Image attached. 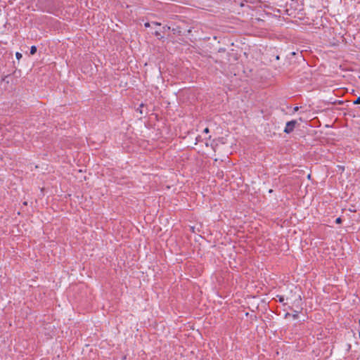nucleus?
<instances>
[{
	"label": "nucleus",
	"instance_id": "nucleus-1",
	"mask_svg": "<svg viewBox=\"0 0 360 360\" xmlns=\"http://www.w3.org/2000/svg\"><path fill=\"white\" fill-rule=\"evenodd\" d=\"M297 122L295 120L289 121L286 123L285 127L283 130V131L285 134H290L292 132L295 128V126L297 125Z\"/></svg>",
	"mask_w": 360,
	"mask_h": 360
},
{
	"label": "nucleus",
	"instance_id": "nucleus-2",
	"mask_svg": "<svg viewBox=\"0 0 360 360\" xmlns=\"http://www.w3.org/2000/svg\"><path fill=\"white\" fill-rule=\"evenodd\" d=\"M290 309L292 310L294 313L291 315L292 317L294 319H298V316H299V313L300 311H295V310H293L292 307H290Z\"/></svg>",
	"mask_w": 360,
	"mask_h": 360
},
{
	"label": "nucleus",
	"instance_id": "nucleus-3",
	"mask_svg": "<svg viewBox=\"0 0 360 360\" xmlns=\"http://www.w3.org/2000/svg\"><path fill=\"white\" fill-rule=\"evenodd\" d=\"M276 297L278 298V301L281 303H282L283 305L285 304V303H284V297L282 295H277Z\"/></svg>",
	"mask_w": 360,
	"mask_h": 360
},
{
	"label": "nucleus",
	"instance_id": "nucleus-4",
	"mask_svg": "<svg viewBox=\"0 0 360 360\" xmlns=\"http://www.w3.org/2000/svg\"><path fill=\"white\" fill-rule=\"evenodd\" d=\"M36 52H37V47L35 46H31L30 54L34 55L36 53Z\"/></svg>",
	"mask_w": 360,
	"mask_h": 360
},
{
	"label": "nucleus",
	"instance_id": "nucleus-5",
	"mask_svg": "<svg viewBox=\"0 0 360 360\" xmlns=\"http://www.w3.org/2000/svg\"><path fill=\"white\" fill-rule=\"evenodd\" d=\"M143 107H144V105H143V103H141V104L140 105L139 108L137 109V110H139V112H140L141 114H143V110H142V108H143Z\"/></svg>",
	"mask_w": 360,
	"mask_h": 360
},
{
	"label": "nucleus",
	"instance_id": "nucleus-6",
	"mask_svg": "<svg viewBox=\"0 0 360 360\" xmlns=\"http://www.w3.org/2000/svg\"><path fill=\"white\" fill-rule=\"evenodd\" d=\"M342 221V219L340 217H338L336 219H335V223L338 224H341Z\"/></svg>",
	"mask_w": 360,
	"mask_h": 360
},
{
	"label": "nucleus",
	"instance_id": "nucleus-7",
	"mask_svg": "<svg viewBox=\"0 0 360 360\" xmlns=\"http://www.w3.org/2000/svg\"><path fill=\"white\" fill-rule=\"evenodd\" d=\"M354 104H360V97H358L355 101L353 102Z\"/></svg>",
	"mask_w": 360,
	"mask_h": 360
},
{
	"label": "nucleus",
	"instance_id": "nucleus-8",
	"mask_svg": "<svg viewBox=\"0 0 360 360\" xmlns=\"http://www.w3.org/2000/svg\"><path fill=\"white\" fill-rule=\"evenodd\" d=\"M15 56H16L17 59H18V60H19V59H20V58H22V54H21V53H18V52H17V53H15Z\"/></svg>",
	"mask_w": 360,
	"mask_h": 360
},
{
	"label": "nucleus",
	"instance_id": "nucleus-9",
	"mask_svg": "<svg viewBox=\"0 0 360 360\" xmlns=\"http://www.w3.org/2000/svg\"><path fill=\"white\" fill-rule=\"evenodd\" d=\"M153 34H154L157 37H160V32L158 30H155L154 32H153Z\"/></svg>",
	"mask_w": 360,
	"mask_h": 360
},
{
	"label": "nucleus",
	"instance_id": "nucleus-10",
	"mask_svg": "<svg viewBox=\"0 0 360 360\" xmlns=\"http://www.w3.org/2000/svg\"><path fill=\"white\" fill-rule=\"evenodd\" d=\"M152 25L155 26H160V23L156 22H152Z\"/></svg>",
	"mask_w": 360,
	"mask_h": 360
},
{
	"label": "nucleus",
	"instance_id": "nucleus-11",
	"mask_svg": "<svg viewBox=\"0 0 360 360\" xmlns=\"http://www.w3.org/2000/svg\"><path fill=\"white\" fill-rule=\"evenodd\" d=\"M210 130L207 127H206L204 130H203V132L205 133V134H207L209 133Z\"/></svg>",
	"mask_w": 360,
	"mask_h": 360
},
{
	"label": "nucleus",
	"instance_id": "nucleus-12",
	"mask_svg": "<svg viewBox=\"0 0 360 360\" xmlns=\"http://www.w3.org/2000/svg\"><path fill=\"white\" fill-rule=\"evenodd\" d=\"M144 26H145L146 27H149L150 26V22H146V23L144 24Z\"/></svg>",
	"mask_w": 360,
	"mask_h": 360
},
{
	"label": "nucleus",
	"instance_id": "nucleus-13",
	"mask_svg": "<svg viewBox=\"0 0 360 360\" xmlns=\"http://www.w3.org/2000/svg\"><path fill=\"white\" fill-rule=\"evenodd\" d=\"M186 32L188 34H189V33H191V28H189V29H188V30H185V31H184V33H185Z\"/></svg>",
	"mask_w": 360,
	"mask_h": 360
},
{
	"label": "nucleus",
	"instance_id": "nucleus-14",
	"mask_svg": "<svg viewBox=\"0 0 360 360\" xmlns=\"http://www.w3.org/2000/svg\"><path fill=\"white\" fill-rule=\"evenodd\" d=\"M291 316V314L288 312H287L285 314V318H287L288 316Z\"/></svg>",
	"mask_w": 360,
	"mask_h": 360
},
{
	"label": "nucleus",
	"instance_id": "nucleus-15",
	"mask_svg": "<svg viewBox=\"0 0 360 360\" xmlns=\"http://www.w3.org/2000/svg\"><path fill=\"white\" fill-rule=\"evenodd\" d=\"M296 301H298V302H301V296L300 295L298 296V300H297Z\"/></svg>",
	"mask_w": 360,
	"mask_h": 360
},
{
	"label": "nucleus",
	"instance_id": "nucleus-16",
	"mask_svg": "<svg viewBox=\"0 0 360 360\" xmlns=\"http://www.w3.org/2000/svg\"><path fill=\"white\" fill-rule=\"evenodd\" d=\"M297 110H298V107H295V108H294V110H295V111H297Z\"/></svg>",
	"mask_w": 360,
	"mask_h": 360
},
{
	"label": "nucleus",
	"instance_id": "nucleus-17",
	"mask_svg": "<svg viewBox=\"0 0 360 360\" xmlns=\"http://www.w3.org/2000/svg\"><path fill=\"white\" fill-rule=\"evenodd\" d=\"M276 59H277V60H278V59H279V56H276Z\"/></svg>",
	"mask_w": 360,
	"mask_h": 360
}]
</instances>
